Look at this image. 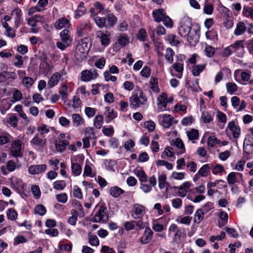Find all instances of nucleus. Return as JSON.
Here are the masks:
<instances>
[{
	"label": "nucleus",
	"mask_w": 253,
	"mask_h": 253,
	"mask_svg": "<svg viewBox=\"0 0 253 253\" xmlns=\"http://www.w3.org/2000/svg\"><path fill=\"white\" fill-rule=\"evenodd\" d=\"M96 25L99 28H105L106 29L113 28L117 23L118 18L113 13H109L105 17L96 16L94 18Z\"/></svg>",
	"instance_id": "1"
},
{
	"label": "nucleus",
	"mask_w": 253,
	"mask_h": 253,
	"mask_svg": "<svg viewBox=\"0 0 253 253\" xmlns=\"http://www.w3.org/2000/svg\"><path fill=\"white\" fill-rule=\"evenodd\" d=\"M109 219L108 211L105 205H101L99 207V210L94 215L92 221L93 222H99L101 221L103 222H107Z\"/></svg>",
	"instance_id": "2"
},
{
	"label": "nucleus",
	"mask_w": 253,
	"mask_h": 253,
	"mask_svg": "<svg viewBox=\"0 0 253 253\" xmlns=\"http://www.w3.org/2000/svg\"><path fill=\"white\" fill-rule=\"evenodd\" d=\"M192 24L188 19L181 22L178 27L179 34L185 38L192 30Z\"/></svg>",
	"instance_id": "3"
},
{
	"label": "nucleus",
	"mask_w": 253,
	"mask_h": 253,
	"mask_svg": "<svg viewBox=\"0 0 253 253\" xmlns=\"http://www.w3.org/2000/svg\"><path fill=\"white\" fill-rule=\"evenodd\" d=\"M158 118L161 122V125L165 128H169L173 123H177V121H174L173 117L169 114L159 115Z\"/></svg>",
	"instance_id": "4"
},
{
	"label": "nucleus",
	"mask_w": 253,
	"mask_h": 253,
	"mask_svg": "<svg viewBox=\"0 0 253 253\" xmlns=\"http://www.w3.org/2000/svg\"><path fill=\"white\" fill-rule=\"evenodd\" d=\"M21 144L19 141H14L11 144L10 153L14 157H22Z\"/></svg>",
	"instance_id": "5"
},
{
	"label": "nucleus",
	"mask_w": 253,
	"mask_h": 253,
	"mask_svg": "<svg viewBox=\"0 0 253 253\" xmlns=\"http://www.w3.org/2000/svg\"><path fill=\"white\" fill-rule=\"evenodd\" d=\"M46 169L45 164L35 165L30 166L28 170L30 174L35 175L44 172Z\"/></svg>",
	"instance_id": "6"
},
{
	"label": "nucleus",
	"mask_w": 253,
	"mask_h": 253,
	"mask_svg": "<svg viewBox=\"0 0 253 253\" xmlns=\"http://www.w3.org/2000/svg\"><path fill=\"white\" fill-rule=\"evenodd\" d=\"M186 37L191 45H195L199 42V35L196 30H191Z\"/></svg>",
	"instance_id": "7"
},
{
	"label": "nucleus",
	"mask_w": 253,
	"mask_h": 253,
	"mask_svg": "<svg viewBox=\"0 0 253 253\" xmlns=\"http://www.w3.org/2000/svg\"><path fill=\"white\" fill-rule=\"evenodd\" d=\"M145 207L139 204H134L133 206L132 211L133 216L134 218H140L142 217L144 214Z\"/></svg>",
	"instance_id": "8"
},
{
	"label": "nucleus",
	"mask_w": 253,
	"mask_h": 253,
	"mask_svg": "<svg viewBox=\"0 0 253 253\" xmlns=\"http://www.w3.org/2000/svg\"><path fill=\"white\" fill-rule=\"evenodd\" d=\"M129 101L130 107L132 109L136 110L141 105H142V101L137 94H132L129 97Z\"/></svg>",
	"instance_id": "9"
},
{
	"label": "nucleus",
	"mask_w": 253,
	"mask_h": 253,
	"mask_svg": "<svg viewBox=\"0 0 253 253\" xmlns=\"http://www.w3.org/2000/svg\"><path fill=\"white\" fill-rule=\"evenodd\" d=\"M153 232L150 227L145 228L144 233L141 238L140 242L142 244H146L149 243L152 239Z\"/></svg>",
	"instance_id": "10"
},
{
	"label": "nucleus",
	"mask_w": 253,
	"mask_h": 253,
	"mask_svg": "<svg viewBox=\"0 0 253 253\" xmlns=\"http://www.w3.org/2000/svg\"><path fill=\"white\" fill-rule=\"evenodd\" d=\"M228 127L232 131V134L234 138H239L241 129L238 126L236 125L235 122L234 121L228 123Z\"/></svg>",
	"instance_id": "11"
},
{
	"label": "nucleus",
	"mask_w": 253,
	"mask_h": 253,
	"mask_svg": "<svg viewBox=\"0 0 253 253\" xmlns=\"http://www.w3.org/2000/svg\"><path fill=\"white\" fill-rule=\"evenodd\" d=\"M164 10L162 8H159L153 11L152 16L155 22L159 23L163 20L164 16L166 15Z\"/></svg>",
	"instance_id": "12"
},
{
	"label": "nucleus",
	"mask_w": 253,
	"mask_h": 253,
	"mask_svg": "<svg viewBox=\"0 0 253 253\" xmlns=\"http://www.w3.org/2000/svg\"><path fill=\"white\" fill-rule=\"evenodd\" d=\"M69 145V142L67 140L58 139L55 141V146L58 152H63L66 149V147Z\"/></svg>",
	"instance_id": "13"
},
{
	"label": "nucleus",
	"mask_w": 253,
	"mask_h": 253,
	"mask_svg": "<svg viewBox=\"0 0 253 253\" xmlns=\"http://www.w3.org/2000/svg\"><path fill=\"white\" fill-rule=\"evenodd\" d=\"M70 21L65 17L58 19L54 24V26L57 29H61L63 28L69 27Z\"/></svg>",
	"instance_id": "14"
},
{
	"label": "nucleus",
	"mask_w": 253,
	"mask_h": 253,
	"mask_svg": "<svg viewBox=\"0 0 253 253\" xmlns=\"http://www.w3.org/2000/svg\"><path fill=\"white\" fill-rule=\"evenodd\" d=\"M105 110L106 112V115L105 116V122L106 123H109L113 120L117 118V113L113 109L110 110L109 107H106Z\"/></svg>",
	"instance_id": "15"
},
{
	"label": "nucleus",
	"mask_w": 253,
	"mask_h": 253,
	"mask_svg": "<svg viewBox=\"0 0 253 253\" xmlns=\"http://www.w3.org/2000/svg\"><path fill=\"white\" fill-rule=\"evenodd\" d=\"M109 36L110 35H106L101 31H98L97 33V37L100 39L101 44L105 46L108 45L110 43Z\"/></svg>",
	"instance_id": "16"
},
{
	"label": "nucleus",
	"mask_w": 253,
	"mask_h": 253,
	"mask_svg": "<svg viewBox=\"0 0 253 253\" xmlns=\"http://www.w3.org/2000/svg\"><path fill=\"white\" fill-rule=\"evenodd\" d=\"M61 75L58 72L54 73L50 78L48 82V85L50 87H53L57 85L61 79Z\"/></svg>",
	"instance_id": "17"
},
{
	"label": "nucleus",
	"mask_w": 253,
	"mask_h": 253,
	"mask_svg": "<svg viewBox=\"0 0 253 253\" xmlns=\"http://www.w3.org/2000/svg\"><path fill=\"white\" fill-rule=\"evenodd\" d=\"M88 52V49L86 48L84 49L77 47L75 53V56L78 59L83 60L86 58Z\"/></svg>",
	"instance_id": "18"
},
{
	"label": "nucleus",
	"mask_w": 253,
	"mask_h": 253,
	"mask_svg": "<svg viewBox=\"0 0 253 253\" xmlns=\"http://www.w3.org/2000/svg\"><path fill=\"white\" fill-rule=\"evenodd\" d=\"M84 3V2L81 1L80 2L78 5L77 9L75 11V15L74 18L75 19H78L80 17H81L83 15H84L85 11L86 8H85Z\"/></svg>",
	"instance_id": "19"
},
{
	"label": "nucleus",
	"mask_w": 253,
	"mask_h": 253,
	"mask_svg": "<svg viewBox=\"0 0 253 253\" xmlns=\"http://www.w3.org/2000/svg\"><path fill=\"white\" fill-rule=\"evenodd\" d=\"M46 142V139L40 138L38 134H36L30 141L31 144L41 147H43Z\"/></svg>",
	"instance_id": "20"
},
{
	"label": "nucleus",
	"mask_w": 253,
	"mask_h": 253,
	"mask_svg": "<svg viewBox=\"0 0 253 253\" xmlns=\"http://www.w3.org/2000/svg\"><path fill=\"white\" fill-rule=\"evenodd\" d=\"M247 30V27L243 22H239L237 24L236 28L234 31V34L240 36L243 34Z\"/></svg>",
	"instance_id": "21"
},
{
	"label": "nucleus",
	"mask_w": 253,
	"mask_h": 253,
	"mask_svg": "<svg viewBox=\"0 0 253 253\" xmlns=\"http://www.w3.org/2000/svg\"><path fill=\"white\" fill-rule=\"evenodd\" d=\"M81 79L84 82H88L92 79H94V77H93V74L92 71L84 70L81 73Z\"/></svg>",
	"instance_id": "22"
},
{
	"label": "nucleus",
	"mask_w": 253,
	"mask_h": 253,
	"mask_svg": "<svg viewBox=\"0 0 253 253\" xmlns=\"http://www.w3.org/2000/svg\"><path fill=\"white\" fill-rule=\"evenodd\" d=\"M124 193L125 191L117 186L112 187L110 189V195L114 198H118Z\"/></svg>",
	"instance_id": "23"
},
{
	"label": "nucleus",
	"mask_w": 253,
	"mask_h": 253,
	"mask_svg": "<svg viewBox=\"0 0 253 253\" xmlns=\"http://www.w3.org/2000/svg\"><path fill=\"white\" fill-rule=\"evenodd\" d=\"M69 30L67 29H64L61 32L60 35L61 37V41L64 43H69L70 44L72 42V39L69 35Z\"/></svg>",
	"instance_id": "24"
},
{
	"label": "nucleus",
	"mask_w": 253,
	"mask_h": 253,
	"mask_svg": "<svg viewBox=\"0 0 253 253\" xmlns=\"http://www.w3.org/2000/svg\"><path fill=\"white\" fill-rule=\"evenodd\" d=\"M206 64L195 65L192 67V74L194 76H199L200 73L206 68Z\"/></svg>",
	"instance_id": "25"
},
{
	"label": "nucleus",
	"mask_w": 253,
	"mask_h": 253,
	"mask_svg": "<svg viewBox=\"0 0 253 253\" xmlns=\"http://www.w3.org/2000/svg\"><path fill=\"white\" fill-rule=\"evenodd\" d=\"M117 42L120 46L124 47L127 43L129 42V39L126 34H121L118 37Z\"/></svg>",
	"instance_id": "26"
},
{
	"label": "nucleus",
	"mask_w": 253,
	"mask_h": 253,
	"mask_svg": "<svg viewBox=\"0 0 253 253\" xmlns=\"http://www.w3.org/2000/svg\"><path fill=\"white\" fill-rule=\"evenodd\" d=\"M205 213V212L204 211H203L202 209H198L194 214V216L196 217H197V219L196 218H195L194 219V222L195 223L199 224L203 220Z\"/></svg>",
	"instance_id": "27"
},
{
	"label": "nucleus",
	"mask_w": 253,
	"mask_h": 253,
	"mask_svg": "<svg viewBox=\"0 0 253 253\" xmlns=\"http://www.w3.org/2000/svg\"><path fill=\"white\" fill-rule=\"evenodd\" d=\"M135 174L141 182H145L147 181V176L143 169H135Z\"/></svg>",
	"instance_id": "28"
},
{
	"label": "nucleus",
	"mask_w": 253,
	"mask_h": 253,
	"mask_svg": "<svg viewBox=\"0 0 253 253\" xmlns=\"http://www.w3.org/2000/svg\"><path fill=\"white\" fill-rule=\"evenodd\" d=\"M244 40H239V41H236L235 42V43L231 44L230 45V46L233 52L236 51L240 48L244 49Z\"/></svg>",
	"instance_id": "29"
},
{
	"label": "nucleus",
	"mask_w": 253,
	"mask_h": 253,
	"mask_svg": "<svg viewBox=\"0 0 253 253\" xmlns=\"http://www.w3.org/2000/svg\"><path fill=\"white\" fill-rule=\"evenodd\" d=\"M210 172V167L208 164H205L200 168L198 172V174L201 176L205 177L207 176Z\"/></svg>",
	"instance_id": "30"
},
{
	"label": "nucleus",
	"mask_w": 253,
	"mask_h": 253,
	"mask_svg": "<svg viewBox=\"0 0 253 253\" xmlns=\"http://www.w3.org/2000/svg\"><path fill=\"white\" fill-rule=\"evenodd\" d=\"M72 172L75 176L79 175L82 172V167L78 163H72L71 165Z\"/></svg>",
	"instance_id": "31"
},
{
	"label": "nucleus",
	"mask_w": 253,
	"mask_h": 253,
	"mask_svg": "<svg viewBox=\"0 0 253 253\" xmlns=\"http://www.w3.org/2000/svg\"><path fill=\"white\" fill-rule=\"evenodd\" d=\"M88 241L89 244L92 246H97L99 245V241L95 235L91 234V233L88 234Z\"/></svg>",
	"instance_id": "32"
},
{
	"label": "nucleus",
	"mask_w": 253,
	"mask_h": 253,
	"mask_svg": "<svg viewBox=\"0 0 253 253\" xmlns=\"http://www.w3.org/2000/svg\"><path fill=\"white\" fill-rule=\"evenodd\" d=\"M103 116L101 115H97L94 119V125L97 129H100L102 126Z\"/></svg>",
	"instance_id": "33"
},
{
	"label": "nucleus",
	"mask_w": 253,
	"mask_h": 253,
	"mask_svg": "<svg viewBox=\"0 0 253 253\" xmlns=\"http://www.w3.org/2000/svg\"><path fill=\"white\" fill-rule=\"evenodd\" d=\"M227 181L229 185H233L236 182H238L236 179V172L229 173L227 176Z\"/></svg>",
	"instance_id": "34"
},
{
	"label": "nucleus",
	"mask_w": 253,
	"mask_h": 253,
	"mask_svg": "<svg viewBox=\"0 0 253 253\" xmlns=\"http://www.w3.org/2000/svg\"><path fill=\"white\" fill-rule=\"evenodd\" d=\"M201 119L205 124L209 123L213 120L211 114L207 111H204L202 113Z\"/></svg>",
	"instance_id": "35"
},
{
	"label": "nucleus",
	"mask_w": 253,
	"mask_h": 253,
	"mask_svg": "<svg viewBox=\"0 0 253 253\" xmlns=\"http://www.w3.org/2000/svg\"><path fill=\"white\" fill-rule=\"evenodd\" d=\"M187 136L189 140H197L199 137L198 130L196 129H192L187 132Z\"/></svg>",
	"instance_id": "36"
},
{
	"label": "nucleus",
	"mask_w": 253,
	"mask_h": 253,
	"mask_svg": "<svg viewBox=\"0 0 253 253\" xmlns=\"http://www.w3.org/2000/svg\"><path fill=\"white\" fill-rule=\"evenodd\" d=\"M174 54L173 50L170 47L168 48L165 55L166 59L170 63H172L173 61V56Z\"/></svg>",
	"instance_id": "37"
},
{
	"label": "nucleus",
	"mask_w": 253,
	"mask_h": 253,
	"mask_svg": "<svg viewBox=\"0 0 253 253\" xmlns=\"http://www.w3.org/2000/svg\"><path fill=\"white\" fill-rule=\"evenodd\" d=\"M167 177L165 174H161L158 177V182H159V187L161 189H163L165 184H167L168 186H169L168 183L166 182Z\"/></svg>",
	"instance_id": "38"
},
{
	"label": "nucleus",
	"mask_w": 253,
	"mask_h": 253,
	"mask_svg": "<svg viewBox=\"0 0 253 253\" xmlns=\"http://www.w3.org/2000/svg\"><path fill=\"white\" fill-rule=\"evenodd\" d=\"M53 188L57 190H62L66 187V183L64 180H57L53 184Z\"/></svg>",
	"instance_id": "39"
},
{
	"label": "nucleus",
	"mask_w": 253,
	"mask_h": 253,
	"mask_svg": "<svg viewBox=\"0 0 253 253\" xmlns=\"http://www.w3.org/2000/svg\"><path fill=\"white\" fill-rule=\"evenodd\" d=\"M147 36V32L144 29L141 28L139 29L138 33L137 35V38L138 39V40H139L141 42L146 41Z\"/></svg>",
	"instance_id": "40"
},
{
	"label": "nucleus",
	"mask_w": 253,
	"mask_h": 253,
	"mask_svg": "<svg viewBox=\"0 0 253 253\" xmlns=\"http://www.w3.org/2000/svg\"><path fill=\"white\" fill-rule=\"evenodd\" d=\"M35 211L36 213L41 216H43L45 214L46 210L44 206L39 204L35 207Z\"/></svg>",
	"instance_id": "41"
},
{
	"label": "nucleus",
	"mask_w": 253,
	"mask_h": 253,
	"mask_svg": "<svg viewBox=\"0 0 253 253\" xmlns=\"http://www.w3.org/2000/svg\"><path fill=\"white\" fill-rule=\"evenodd\" d=\"M191 183L189 181L184 182L182 185L179 186H172L170 189H178V190H183L187 192V190L190 187Z\"/></svg>",
	"instance_id": "42"
},
{
	"label": "nucleus",
	"mask_w": 253,
	"mask_h": 253,
	"mask_svg": "<svg viewBox=\"0 0 253 253\" xmlns=\"http://www.w3.org/2000/svg\"><path fill=\"white\" fill-rule=\"evenodd\" d=\"M237 85L234 83L226 84L227 91L230 94H233L237 90Z\"/></svg>",
	"instance_id": "43"
},
{
	"label": "nucleus",
	"mask_w": 253,
	"mask_h": 253,
	"mask_svg": "<svg viewBox=\"0 0 253 253\" xmlns=\"http://www.w3.org/2000/svg\"><path fill=\"white\" fill-rule=\"evenodd\" d=\"M6 215L7 218L12 221L16 220L17 217V213L13 209H8Z\"/></svg>",
	"instance_id": "44"
},
{
	"label": "nucleus",
	"mask_w": 253,
	"mask_h": 253,
	"mask_svg": "<svg viewBox=\"0 0 253 253\" xmlns=\"http://www.w3.org/2000/svg\"><path fill=\"white\" fill-rule=\"evenodd\" d=\"M243 15L247 17H250L253 19V10L249 6H245L243 10Z\"/></svg>",
	"instance_id": "45"
},
{
	"label": "nucleus",
	"mask_w": 253,
	"mask_h": 253,
	"mask_svg": "<svg viewBox=\"0 0 253 253\" xmlns=\"http://www.w3.org/2000/svg\"><path fill=\"white\" fill-rule=\"evenodd\" d=\"M144 127L147 128L149 132H152L155 128V124L152 121H147L144 123Z\"/></svg>",
	"instance_id": "46"
},
{
	"label": "nucleus",
	"mask_w": 253,
	"mask_h": 253,
	"mask_svg": "<svg viewBox=\"0 0 253 253\" xmlns=\"http://www.w3.org/2000/svg\"><path fill=\"white\" fill-rule=\"evenodd\" d=\"M28 241V240L23 236H17L14 239L13 245L17 246L21 243H25Z\"/></svg>",
	"instance_id": "47"
},
{
	"label": "nucleus",
	"mask_w": 253,
	"mask_h": 253,
	"mask_svg": "<svg viewBox=\"0 0 253 253\" xmlns=\"http://www.w3.org/2000/svg\"><path fill=\"white\" fill-rule=\"evenodd\" d=\"M205 51L207 56L211 57L214 54L215 49L211 45H207L205 47Z\"/></svg>",
	"instance_id": "48"
},
{
	"label": "nucleus",
	"mask_w": 253,
	"mask_h": 253,
	"mask_svg": "<svg viewBox=\"0 0 253 253\" xmlns=\"http://www.w3.org/2000/svg\"><path fill=\"white\" fill-rule=\"evenodd\" d=\"M174 145L177 148L181 149L180 153H183L185 152V149L184 147V143H183L182 140L179 138H176L174 141Z\"/></svg>",
	"instance_id": "49"
},
{
	"label": "nucleus",
	"mask_w": 253,
	"mask_h": 253,
	"mask_svg": "<svg viewBox=\"0 0 253 253\" xmlns=\"http://www.w3.org/2000/svg\"><path fill=\"white\" fill-rule=\"evenodd\" d=\"M73 122L77 126L82 124L84 122L83 119L81 116L78 114H74L72 115Z\"/></svg>",
	"instance_id": "50"
},
{
	"label": "nucleus",
	"mask_w": 253,
	"mask_h": 253,
	"mask_svg": "<svg viewBox=\"0 0 253 253\" xmlns=\"http://www.w3.org/2000/svg\"><path fill=\"white\" fill-rule=\"evenodd\" d=\"M162 21L165 26L168 28H171L173 27V21L172 19L167 14L164 16Z\"/></svg>",
	"instance_id": "51"
},
{
	"label": "nucleus",
	"mask_w": 253,
	"mask_h": 253,
	"mask_svg": "<svg viewBox=\"0 0 253 253\" xmlns=\"http://www.w3.org/2000/svg\"><path fill=\"white\" fill-rule=\"evenodd\" d=\"M220 140L217 139L215 136H210L208 138V146L213 147L215 144H220Z\"/></svg>",
	"instance_id": "52"
},
{
	"label": "nucleus",
	"mask_w": 253,
	"mask_h": 253,
	"mask_svg": "<svg viewBox=\"0 0 253 253\" xmlns=\"http://www.w3.org/2000/svg\"><path fill=\"white\" fill-rule=\"evenodd\" d=\"M213 11V7L211 3H205L204 6V12L207 14H211Z\"/></svg>",
	"instance_id": "53"
},
{
	"label": "nucleus",
	"mask_w": 253,
	"mask_h": 253,
	"mask_svg": "<svg viewBox=\"0 0 253 253\" xmlns=\"http://www.w3.org/2000/svg\"><path fill=\"white\" fill-rule=\"evenodd\" d=\"M102 131L104 134L107 136H112L114 132V128L112 126H110L109 127H104Z\"/></svg>",
	"instance_id": "54"
},
{
	"label": "nucleus",
	"mask_w": 253,
	"mask_h": 253,
	"mask_svg": "<svg viewBox=\"0 0 253 253\" xmlns=\"http://www.w3.org/2000/svg\"><path fill=\"white\" fill-rule=\"evenodd\" d=\"M151 69L148 66H145L140 72L141 75L145 78H148L151 75Z\"/></svg>",
	"instance_id": "55"
},
{
	"label": "nucleus",
	"mask_w": 253,
	"mask_h": 253,
	"mask_svg": "<svg viewBox=\"0 0 253 253\" xmlns=\"http://www.w3.org/2000/svg\"><path fill=\"white\" fill-rule=\"evenodd\" d=\"M7 122L12 126L16 127L17 125L18 119L14 115H11L7 120Z\"/></svg>",
	"instance_id": "56"
},
{
	"label": "nucleus",
	"mask_w": 253,
	"mask_h": 253,
	"mask_svg": "<svg viewBox=\"0 0 253 253\" xmlns=\"http://www.w3.org/2000/svg\"><path fill=\"white\" fill-rule=\"evenodd\" d=\"M152 228L154 231L159 232L162 231L165 229L164 225L159 223L157 221L153 222Z\"/></svg>",
	"instance_id": "57"
},
{
	"label": "nucleus",
	"mask_w": 253,
	"mask_h": 253,
	"mask_svg": "<svg viewBox=\"0 0 253 253\" xmlns=\"http://www.w3.org/2000/svg\"><path fill=\"white\" fill-rule=\"evenodd\" d=\"M225 230L227 233V234L230 235L231 237L236 238L238 236V234L235 229L232 228H230L228 227H225Z\"/></svg>",
	"instance_id": "58"
},
{
	"label": "nucleus",
	"mask_w": 253,
	"mask_h": 253,
	"mask_svg": "<svg viewBox=\"0 0 253 253\" xmlns=\"http://www.w3.org/2000/svg\"><path fill=\"white\" fill-rule=\"evenodd\" d=\"M56 198L59 202H60L63 204H65V203H66L68 199L67 195L65 193L57 194L56 195Z\"/></svg>",
	"instance_id": "59"
},
{
	"label": "nucleus",
	"mask_w": 253,
	"mask_h": 253,
	"mask_svg": "<svg viewBox=\"0 0 253 253\" xmlns=\"http://www.w3.org/2000/svg\"><path fill=\"white\" fill-rule=\"evenodd\" d=\"M34 83L33 79L29 77H25L22 80V84L27 87L32 86Z\"/></svg>",
	"instance_id": "60"
},
{
	"label": "nucleus",
	"mask_w": 253,
	"mask_h": 253,
	"mask_svg": "<svg viewBox=\"0 0 253 253\" xmlns=\"http://www.w3.org/2000/svg\"><path fill=\"white\" fill-rule=\"evenodd\" d=\"M223 24L224 26L227 29L232 28L233 25V18L228 16L225 19Z\"/></svg>",
	"instance_id": "61"
},
{
	"label": "nucleus",
	"mask_w": 253,
	"mask_h": 253,
	"mask_svg": "<svg viewBox=\"0 0 253 253\" xmlns=\"http://www.w3.org/2000/svg\"><path fill=\"white\" fill-rule=\"evenodd\" d=\"M93 7L96 9L98 13H103L104 6L99 1H96L93 3Z\"/></svg>",
	"instance_id": "62"
},
{
	"label": "nucleus",
	"mask_w": 253,
	"mask_h": 253,
	"mask_svg": "<svg viewBox=\"0 0 253 253\" xmlns=\"http://www.w3.org/2000/svg\"><path fill=\"white\" fill-rule=\"evenodd\" d=\"M73 196L74 197L82 199L83 197L81 189L77 185L74 186Z\"/></svg>",
	"instance_id": "63"
},
{
	"label": "nucleus",
	"mask_w": 253,
	"mask_h": 253,
	"mask_svg": "<svg viewBox=\"0 0 253 253\" xmlns=\"http://www.w3.org/2000/svg\"><path fill=\"white\" fill-rule=\"evenodd\" d=\"M172 67L175 71L178 73H182L183 71V63L181 62L174 63Z\"/></svg>",
	"instance_id": "64"
}]
</instances>
